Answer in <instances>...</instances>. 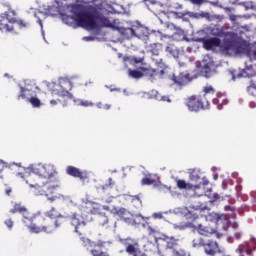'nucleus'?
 Listing matches in <instances>:
<instances>
[{
	"instance_id": "nucleus-50",
	"label": "nucleus",
	"mask_w": 256,
	"mask_h": 256,
	"mask_svg": "<svg viewBox=\"0 0 256 256\" xmlns=\"http://www.w3.org/2000/svg\"><path fill=\"white\" fill-rule=\"evenodd\" d=\"M192 219L195 221L196 219H199V214H193Z\"/></svg>"
},
{
	"instance_id": "nucleus-26",
	"label": "nucleus",
	"mask_w": 256,
	"mask_h": 256,
	"mask_svg": "<svg viewBox=\"0 0 256 256\" xmlns=\"http://www.w3.org/2000/svg\"><path fill=\"white\" fill-rule=\"evenodd\" d=\"M242 75H243V77H255L256 71H255V69H253V65L246 66Z\"/></svg>"
},
{
	"instance_id": "nucleus-10",
	"label": "nucleus",
	"mask_w": 256,
	"mask_h": 256,
	"mask_svg": "<svg viewBox=\"0 0 256 256\" xmlns=\"http://www.w3.org/2000/svg\"><path fill=\"white\" fill-rule=\"evenodd\" d=\"M15 23H17V12L13 9H8L1 14L0 31L3 33H13L15 31Z\"/></svg>"
},
{
	"instance_id": "nucleus-39",
	"label": "nucleus",
	"mask_w": 256,
	"mask_h": 256,
	"mask_svg": "<svg viewBox=\"0 0 256 256\" xmlns=\"http://www.w3.org/2000/svg\"><path fill=\"white\" fill-rule=\"evenodd\" d=\"M131 61L137 65L143 61V58L132 57Z\"/></svg>"
},
{
	"instance_id": "nucleus-3",
	"label": "nucleus",
	"mask_w": 256,
	"mask_h": 256,
	"mask_svg": "<svg viewBox=\"0 0 256 256\" xmlns=\"http://www.w3.org/2000/svg\"><path fill=\"white\" fill-rule=\"evenodd\" d=\"M75 21L79 27L87 29L88 31H95L100 27H106L109 20L98 12L96 8L90 11H82L75 15Z\"/></svg>"
},
{
	"instance_id": "nucleus-12",
	"label": "nucleus",
	"mask_w": 256,
	"mask_h": 256,
	"mask_svg": "<svg viewBox=\"0 0 256 256\" xmlns=\"http://www.w3.org/2000/svg\"><path fill=\"white\" fill-rule=\"evenodd\" d=\"M185 227L187 229H193V231H197L199 235H202V237H205L206 239H209L211 235H215L217 239H221L223 237V234L217 232V230H215L214 228H211L209 226H203V224L195 226L193 222H188L185 224Z\"/></svg>"
},
{
	"instance_id": "nucleus-54",
	"label": "nucleus",
	"mask_w": 256,
	"mask_h": 256,
	"mask_svg": "<svg viewBox=\"0 0 256 256\" xmlns=\"http://www.w3.org/2000/svg\"><path fill=\"white\" fill-rule=\"evenodd\" d=\"M39 23H40L41 27H43V23L41 22V20L39 21Z\"/></svg>"
},
{
	"instance_id": "nucleus-48",
	"label": "nucleus",
	"mask_w": 256,
	"mask_h": 256,
	"mask_svg": "<svg viewBox=\"0 0 256 256\" xmlns=\"http://www.w3.org/2000/svg\"><path fill=\"white\" fill-rule=\"evenodd\" d=\"M103 103L102 102H98L97 104H96V107H98V109H103Z\"/></svg>"
},
{
	"instance_id": "nucleus-38",
	"label": "nucleus",
	"mask_w": 256,
	"mask_h": 256,
	"mask_svg": "<svg viewBox=\"0 0 256 256\" xmlns=\"http://www.w3.org/2000/svg\"><path fill=\"white\" fill-rule=\"evenodd\" d=\"M5 225L8 227V229H12L13 228V220H11V219L6 220Z\"/></svg>"
},
{
	"instance_id": "nucleus-59",
	"label": "nucleus",
	"mask_w": 256,
	"mask_h": 256,
	"mask_svg": "<svg viewBox=\"0 0 256 256\" xmlns=\"http://www.w3.org/2000/svg\"><path fill=\"white\" fill-rule=\"evenodd\" d=\"M161 73H164V71H163V70H161Z\"/></svg>"
},
{
	"instance_id": "nucleus-18",
	"label": "nucleus",
	"mask_w": 256,
	"mask_h": 256,
	"mask_svg": "<svg viewBox=\"0 0 256 256\" xmlns=\"http://www.w3.org/2000/svg\"><path fill=\"white\" fill-rule=\"evenodd\" d=\"M67 175H70L71 177H77L78 179H81L82 181H85L87 179V174L79 170V168H76L75 166H68L66 168Z\"/></svg>"
},
{
	"instance_id": "nucleus-51",
	"label": "nucleus",
	"mask_w": 256,
	"mask_h": 256,
	"mask_svg": "<svg viewBox=\"0 0 256 256\" xmlns=\"http://www.w3.org/2000/svg\"><path fill=\"white\" fill-rule=\"evenodd\" d=\"M17 176L23 178V172H18Z\"/></svg>"
},
{
	"instance_id": "nucleus-45",
	"label": "nucleus",
	"mask_w": 256,
	"mask_h": 256,
	"mask_svg": "<svg viewBox=\"0 0 256 256\" xmlns=\"http://www.w3.org/2000/svg\"><path fill=\"white\" fill-rule=\"evenodd\" d=\"M224 11H225V13H231V11H235V9H233L231 7H224Z\"/></svg>"
},
{
	"instance_id": "nucleus-53",
	"label": "nucleus",
	"mask_w": 256,
	"mask_h": 256,
	"mask_svg": "<svg viewBox=\"0 0 256 256\" xmlns=\"http://www.w3.org/2000/svg\"><path fill=\"white\" fill-rule=\"evenodd\" d=\"M180 67H183L185 65L184 63L179 62Z\"/></svg>"
},
{
	"instance_id": "nucleus-24",
	"label": "nucleus",
	"mask_w": 256,
	"mask_h": 256,
	"mask_svg": "<svg viewBox=\"0 0 256 256\" xmlns=\"http://www.w3.org/2000/svg\"><path fill=\"white\" fill-rule=\"evenodd\" d=\"M166 51H167V53H169V55L174 57V59H179L180 52H179V49H177L175 45L169 44L166 47Z\"/></svg>"
},
{
	"instance_id": "nucleus-36",
	"label": "nucleus",
	"mask_w": 256,
	"mask_h": 256,
	"mask_svg": "<svg viewBox=\"0 0 256 256\" xmlns=\"http://www.w3.org/2000/svg\"><path fill=\"white\" fill-rule=\"evenodd\" d=\"M223 219H225L226 227H228V225L231 223V221H229V218H227V216H225V215L218 217V221H222Z\"/></svg>"
},
{
	"instance_id": "nucleus-27",
	"label": "nucleus",
	"mask_w": 256,
	"mask_h": 256,
	"mask_svg": "<svg viewBox=\"0 0 256 256\" xmlns=\"http://www.w3.org/2000/svg\"><path fill=\"white\" fill-rule=\"evenodd\" d=\"M28 103H31L32 107L38 108L41 107V100L39 98L32 96L28 98Z\"/></svg>"
},
{
	"instance_id": "nucleus-21",
	"label": "nucleus",
	"mask_w": 256,
	"mask_h": 256,
	"mask_svg": "<svg viewBox=\"0 0 256 256\" xmlns=\"http://www.w3.org/2000/svg\"><path fill=\"white\" fill-rule=\"evenodd\" d=\"M170 81H172L173 84L177 85L178 87H183V85H185V81H187V78L181 73L179 75L172 74L170 76Z\"/></svg>"
},
{
	"instance_id": "nucleus-11",
	"label": "nucleus",
	"mask_w": 256,
	"mask_h": 256,
	"mask_svg": "<svg viewBox=\"0 0 256 256\" xmlns=\"http://www.w3.org/2000/svg\"><path fill=\"white\" fill-rule=\"evenodd\" d=\"M10 213H12L13 215H15V213H20L21 215H23V223L25 227H27L30 233H33V215L29 213L27 207L23 206L21 203H16L14 204L13 208L10 209Z\"/></svg>"
},
{
	"instance_id": "nucleus-17",
	"label": "nucleus",
	"mask_w": 256,
	"mask_h": 256,
	"mask_svg": "<svg viewBox=\"0 0 256 256\" xmlns=\"http://www.w3.org/2000/svg\"><path fill=\"white\" fill-rule=\"evenodd\" d=\"M128 245L126 246V253L131 256H139V242L131 240L130 238L126 239Z\"/></svg>"
},
{
	"instance_id": "nucleus-19",
	"label": "nucleus",
	"mask_w": 256,
	"mask_h": 256,
	"mask_svg": "<svg viewBox=\"0 0 256 256\" xmlns=\"http://www.w3.org/2000/svg\"><path fill=\"white\" fill-rule=\"evenodd\" d=\"M177 187L178 189H185L186 191H197L201 189V184H191L185 182V180H177Z\"/></svg>"
},
{
	"instance_id": "nucleus-8",
	"label": "nucleus",
	"mask_w": 256,
	"mask_h": 256,
	"mask_svg": "<svg viewBox=\"0 0 256 256\" xmlns=\"http://www.w3.org/2000/svg\"><path fill=\"white\" fill-rule=\"evenodd\" d=\"M192 247L194 248L202 247L204 249L205 255H208V256H215L221 253L219 242L211 238H206V237L195 238L192 241Z\"/></svg>"
},
{
	"instance_id": "nucleus-15",
	"label": "nucleus",
	"mask_w": 256,
	"mask_h": 256,
	"mask_svg": "<svg viewBox=\"0 0 256 256\" xmlns=\"http://www.w3.org/2000/svg\"><path fill=\"white\" fill-rule=\"evenodd\" d=\"M150 52L152 53V61H154V63L158 65V67H165V63H163V58L159 57L161 53V44H152Z\"/></svg>"
},
{
	"instance_id": "nucleus-35",
	"label": "nucleus",
	"mask_w": 256,
	"mask_h": 256,
	"mask_svg": "<svg viewBox=\"0 0 256 256\" xmlns=\"http://www.w3.org/2000/svg\"><path fill=\"white\" fill-rule=\"evenodd\" d=\"M210 199V203H215V201H219L221 199V196L218 193H214Z\"/></svg>"
},
{
	"instance_id": "nucleus-20",
	"label": "nucleus",
	"mask_w": 256,
	"mask_h": 256,
	"mask_svg": "<svg viewBox=\"0 0 256 256\" xmlns=\"http://www.w3.org/2000/svg\"><path fill=\"white\" fill-rule=\"evenodd\" d=\"M160 239L162 241H166L168 249H175V247H177V245H179V239H177L175 237H169V236L163 234L160 237Z\"/></svg>"
},
{
	"instance_id": "nucleus-58",
	"label": "nucleus",
	"mask_w": 256,
	"mask_h": 256,
	"mask_svg": "<svg viewBox=\"0 0 256 256\" xmlns=\"http://www.w3.org/2000/svg\"><path fill=\"white\" fill-rule=\"evenodd\" d=\"M136 199H139V196H136Z\"/></svg>"
},
{
	"instance_id": "nucleus-56",
	"label": "nucleus",
	"mask_w": 256,
	"mask_h": 256,
	"mask_svg": "<svg viewBox=\"0 0 256 256\" xmlns=\"http://www.w3.org/2000/svg\"><path fill=\"white\" fill-rule=\"evenodd\" d=\"M217 178H218V176H217V175H215V176H214V179H217Z\"/></svg>"
},
{
	"instance_id": "nucleus-30",
	"label": "nucleus",
	"mask_w": 256,
	"mask_h": 256,
	"mask_svg": "<svg viewBox=\"0 0 256 256\" xmlns=\"http://www.w3.org/2000/svg\"><path fill=\"white\" fill-rule=\"evenodd\" d=\"M129 75L133 79H141V77H143L142 72L139 70H129Z\"/></svg>"
},
{
	"instance_id": "nucleus-29",
	"label": "nucleus",
	"mask_w": 256,
	"mask_h": 256,
	"mask_svg": "<svg viewBox=\"0 0 256 256\" xmlns=\"http://www.w3.org/2000/svg\"><path fill=\"white\" fill-rule=\"evenodd\" d=\"M142 71H145V75H149L150 79H155L157 77V70L149 69V68H141Z\"/></svg>"
},
{
	"instance_id": "nucleus-41",
	"label": "nucleus",
	"mask_w": 256,
	"mask_h": 256,
	"mask_svg": "<svg viewBox=\"0 0 256 256\" xmlns=\"http://www.w3.org/2000/svg\"><path fill=\"white\" fill-rule=\"evenodd\" d=\"M150 3H152V5H158L160 7H163V4L159 2V0H150Z\"/></svg>"
},
{
	"instance_id": "nucleus-28",
	"label": "nucleus",
	"mask_w": 256,
	"mask_h": 256,
	"mask_svg": "<svg viewBox=\"0 0 256 256\" xmlns=\"http://www.w3.org/2000/svg\"><path fill=\"white\" fill-rule=\"evenodd\" d=\"M9 167V164H7L5 161L0 160V179H3L5 177V170Z\"/></svg>"
},
{
	"instance_id": "nucleus-43",
	"label": "nucleus",
	"mask_w": 256,
	"mask_h": 256,
	"mask_svg": "<svg viewBox=\"0 0 256 256\" xmlns=\"http://www.w3.org/2000/svg\"><path fill=\"white\" fill-rule=\"evenodd\" d=\"M127 33H129L131 35V37H134L135 35V30L133 28H128L126 29Z\"/></svg>"
},
{
	"instance_id": "nucleus-49",
	"label": "nucleus",
	"mask_w": 256,
	"mask_h": 256,
	"mask_svg": "<svg viewBox=\"0 0 256 256\" xmlns=\"http://www.w3.org/2000/svg\"><path fill=\"white\" fill-rule=\"evenodd\" d=\"M223 189H227V180L222 181Z\"/></svg>"
},
{
	"instance_id": "nucleus-32",
	"label": "nucleus",
	"mask_w": 256,
	"mask_h": 256,
	"mask_svg": "<svg viewBox=\"0 0 256 256\" xmlns=\"http://www.w3.org/2000/svg\"><path fill=\"white\" fill-rule=\"evenodd\" d=\"M15 23L19 26L20 29H25V28L29 27V22H26L22 19H19V20L16 19Z\"/></svg>"
},
{
	"instance_id": "nucleus-57",
	"label": "nucleus",
	"mask_w": 256,
	"mask_h": 256,
	"mask_svg": "<svg viewBox=\"0 0 256 256\" xmlns=\"http://www.w3.org/2000/svg\"><path fill=\"white\" fill-rule=\"evenodd\" d=\"M189 214H190V215H193L191 211H189Z\"/></svg>"
},
{
	"instance_id": "nucleus-52",
	"label": "nucleus",
	"mask_w": 256,
	"mask_h": 256,
	"mask_svg": "<svg viewBox=\"0 0 256 256\" xmlns=\"http://www.w3.org/2000/svg\"><path fill=\"white\" fill-rule=\"evenodd\" d=\"M237 227H239V225L233 224V229H237Z\"/></svg>"
},
{
	"instance_id": "nucleus-14",
	"label": "nucleus",
	"mask_w": 256,
	"mask_h": 256,
	"mask_svg": "<svg viewBox=\"0 0 256 256\" xmlns=\"http://www.w3.org/2000/svg\"><path fill=\"white\" fill-rule=\"evenodd\" d=\"M208 98V107L211 105V101L212 103H214V105H218V107H223V105H227V103H229V101L227 100V97L223 94H219L215 91L214 89V93L210 96H207Z\"/></svg>"
},
{
	"instance_id": "nucleus-31",
	"label": "nucleus",
	"mask_w": 256,
	"mask_h": 256,
	"mask_svg": "<svg viewBox=\"0 0 256 256\" xmlns=\"http://www.w3.org/2000/svg\"><path fill=\"white\" fill-rule=\"evenodd\" d=\"M115 187V181H113V178L108 179V183L102 185V190L107 191V189H113Z\"/></svg>"
},
{
	"instance_id": "nucleus-25",
	"label": "nucleus",
	"mask_w": 256,
	"mask_h": 256,
	"mask_svg": "<svg viewBox=\"0 0 256 256\" xmlns=\"http://www.w3.org/2000/svg\"><path fill=\"white\" fill-rule=\"evenodd\" d=\"M190 209H193L194 211H198L199 213H203L205 209H207V205L195 201L193 204H191Z\"/></svg>"
},
{
	"instance_id": "nucleus-16",
	"label": "nucleus",
	"mask_w": 256,
	"mask_h": 256,
	"mask_svg": "<svg viewBox=\"0 0 256 256\" xmlns=\"http://www.w3.org/2000/svg\"><path fill=\"white\" fill-rule=\"evenodd\" d=\"M70 223L72 227H74L75 233H79V235H83L81 231L85 229L86 223L81 219L80 215L73 214L70 218Z\"/></svg>"
},
{
	"instance_id": "nucleus-55",
	"label": "nucleus",
	"mask_w": 256,
	"mask_h": 256,
	"mask_svg": "<svg viewBox=\"0 0 256 256\" xmlns=\"http://www.w3.org/2000/svg\"><path fill=\"white\" fill-rule=\"evenodd\" d=\"M17 165V167H21V164H16Z\"/></svg>"
},
{
	"instance_id": "nucleus-34",
	"label": "nucleus",
	"mask_w": 256,
	"mask_h": 256,
	"mask_svg": "<svg viewBox=\"0 0 256 256\" xmlns=\"http://www.w3.org/2000/svg\"><path fill=\"white\" fill-rule=\"evenodd\" d=\"M99 223L100 225H107V223H109V218H107V216H100Z\"/></svg>"
},
{
	"instance_id": "nucleus-7",
	"label": "nucleus",
	"mask_w": 256,
	"mask_h": 256,
	"mask_svg": "<svg viewBox=\"0 0 256 256\" xmlns=\"http://www.w3.org/2000/svg\"><path fill=\"white\" fill-rule=\"evenodd\" d=\"M102 209H104V211H110L114 217H119L121 221H124L127 225H139V223H141L140 219H143V216L135 215L129 212L126 208L114 207L111 209L109 206L104 205L102 206Z\"/></svg>"
},
{
	"instance_id": "nucleus-33",
	"label": "nucleus",
	"mask_w": 256,
	"mask_h": 256,
	"mask_svg": "<svg viewBox=\"0 0 256 256\" xmlns=\"http://www.w3.org/2000/svg\"><path fill=\"white\" fill-rule=\"evenodd\" d=\"M79 105H81L82 107H93V102L89 100H80Z\"/></svg>"
},
{
	"instance_id": "nucleus-46",
	"label": "nucleus",
	"mask_w": 256,
	"mask_h": 256,
	"mask_svg": "<svg viewBox=\"0 0 256 256\" xmlns=\"http://www.w3.org/2000/svg\"><path fill=\"white\" fill-rule=\"evenodd\" d=\"M229 19L230 21H237V16L235 14H230Z\"/></svg>"
},
{
	"instance_id": "nucleus-40",
	"label": "nucleus",
	"mask_w": 256,
	"mask_h": 256,
	"mask_svg": "<svg viewBox=\"0 0 256 256\" xmlns=\"http://www.w3.org/2000/svg\"><path fill=\"white\" fill-rule=\"evenodd\" d=\"M234 237H235V239H237V240L241 239V237H243V232H241V231H236V232L234 233Z\"/></svg>"
},
{
	"instance_id": "nucleus-4",
	"label": "nucleus",
	"mask_w": 256,
	"mask_h": 256,
	"mask_svg": "<svg viewBox=\"0 0 256 256\" xmlns=\"http://www.w3.org/2000/svg\"><path fill=\"white\" fill-rule=\"evenodd\" d=\"M215 93V88L211 85H206L203 88V94L192 95L185 99V105L189 111L198 113V111L209 109V99L210 95Z\"/></svg>"
},
{
	"instance_id": "nucleus-23",
	"label": "nucleus",
	"mask_w": 256,
	"mask_h": 256,
	"mask_svg": "<svg viewBox=\"0 0 256 256\" xmlns=\"http://www.w3.org/2000/svg\"><path fill=\"white\" fill-rule=\"evenodd\" d=\"M141 185H155L157 187V180L153 177L152 174H148L141 179Z\"/></svg>"
},
{
	"instance_id": "nucleus-44",
	"label": "nucleus",
	"mask_w": 256,
	"mask_h": 256,
	"mask_svg": "<svg viewBox=\"0 0 256 256\" xmlns=\"http://www.w3.org/2000/svg\"><path fill=\"white\" fill-rule=\"evenodd\" d=\"M194 5H201L203 3V0H191Z\"/></svg>"
},
{
	"instance_id": "nucleus-6",
	"label": "nucleus",
	"mask_w": 256,
	"mask_h": 256,
	"mask_svg": "<svg viewBox=\"0 0 256 256\" xmlns=\"http://www.w3.org/2000/svg\"><path fill=\"white\" fill-rule=\"evenodd\" d=\"M30 187H34L35 189H38V193L40 195H44V197H47L48 201H56L57 195H59V192L57 191L59 189V178H54L53 180H48L42 183H35L30 184Z\"/></svg>"
},
{
	"instance_id": "nucleus-1",
	"label": "nucleus",
	"mask_w": 256,
	"mask_h": 256,
	"mask_svg": "<svg viewBox=\"0 0 256 256\" xmlns=\"http://www.w3.org/2000/svg\"><path fill=\"white\" fill-rule=\"evenodd\" d=\"M199 41L206 51H215L218 47L222 55L231 57L235 53V55H246L250 61H256V50H249V46L245 42H235L231 39H224L221 42L218 37L200 38Z\"/></svg>"
},
{
	"instance_id": "nucleus-5",
	"label": "nucleus",
	"mask_w": 256,
	"mask_h": 256,
	"mask_svg": "<svg viewBox=\"0 0 256 256\" xmlns=\"http://www.w3.org/2000/svg\"><path fill=\"white\" fill-rule=\"evenodd\" d=\"M73 89V83L70 80L62 79L58 84L54 85L52 89V97H59L56 100H51L50 104L54 107L57 103H60L62 107H67L69 101L73 99V94L69 91Z\"/></svg>"
},
{
	"instance_id": "nucleus-13",
	"label": "nucleus",
	"mask_w": 256,
	"mask_h": 256,
	"mask_svg": "<svg viewBox=\"0 0 256 256\" xmlns=\"http://www.w3.org/2000/svg\"><path fill=\"white\" fill-rule=\"evenodd\" d=\"M189 179L193 183H196V185H203L206 187V185H209V179H207V176H203V172L199 169H194L189 174Z\"/></svg>"
},
{
	"instance_id": "nucleus-22",
	"label": "nucleus",
	"mask_w": 256,
	"mask_h": 256,
	"mask_svg": "<svg viewBox=\"0 0 256 256\" xmlns=\"http://www.w3.org/2000/svg\"><path fill=\"white\" fill-rule=\"evenodd\" d=\"M34 92L32 90H29L25 87H20V94L18 95V100L19 99H31L33 97Z\"/></svg>"
},
{
	"instance_id": "nucleus-9",
	"label": "nucleus",
	"mask_w": 256,
	"mask_h": 256,
	"mask_svg": "<svg viewBox=\"0 0 256 256\" xmlns=\"http://www.w3.org/2000/svg\"><path fill=\"white\" fill-rule=\"evenodd\" d=\"M32 173L40 177V179H46V181H53L57 179V170L53 164H35L30 167Z\"/></svg>"
},
{
	"instance_id": "nucleus-37",
	"label": "nucleus",
	"mask_w": 256,
	"mask_h": 256,
	"mask_svg": "<svg viewBox=\"0 0 256 256\" xmlns=\"http://www.w3.org/2000/svg\"><path fill=\"white\" fill-rule=\"evenodd\" d=\"M5 195H7V197H11V193H13V189L9 186H7L4 190Z\"/></svg>"
},
{
	"instance_id": "nucleus-2",
	"label": "nucleus",
	"mask_w": 256,
	"mask_h": 256,
	"mask_svg": "<svg viewBox=\"0 0 256 256\" xmlns=\"http://www.w3.org/2000/svg\"><path fill=\"white\" fill-rule=\"evenodd\" d=\"M63 216L55 208H51L45 215L40 213L33 215L32 233H53L55 229L61 227Z\"/></svg>"
},
{
	"instance_id": "nucleus-47",
	"label": "nucleus",
	"mask_w": 256,
	"mask_h": 256,
	"mask_svg": "<svg viewBox=\"0 0 256 256\" xmlns=\"http://www.w3.org/2000/svg\"><path fill=\"white\" fill-rule=\"evenodd\" d=\"M105 111H109V109H111V105L110 104H104L103 108Z\"/></svg>"
},
{
	"instance_id": "nucleus-42",
	"label": "nucleus",
	"mask_w": 256,
	"mask_h": 256,
	"mask_svg": "<svg viewBox=\"0 0 256 256\" xmlns=\"http://www.w3.org/2000/svg\"><path fill=\"white\" fill-rule=\"evenodd\" d=\"M224 211H231L233 213L235 211V207L227 205L224 207Z\"/></svg>"
}]
</instances>
